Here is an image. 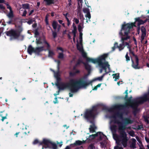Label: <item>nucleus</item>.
Here are the masks:
<instances>
[{"instance_id":"46","label":"nucleus","mask_w":149,"mask_h":149,"mask_svg":"<svg viewBox=\"0 0 149 149\" xmlns=\"http://www.w3.org/2000/svg\"><path fill=\"white\" fill-rule=\"evenodd\" d=\"M19 134H26L27 133H26V132H16L15 134V136L16 137H17V135H18Z\"/></svg>"},{"instance_id":"61","label":"nucleus","mask_w":149,"mask_h":149,"mask_svg":"<svg viewBox=\"0 0 149 149\" xmlns=\"http://www.w3.org/2000/svg\"><path fill=\"white\" fill-rule=\"evenodd\" d=\"M36 43L37 44H41L42 43V42L40 41V39L38 40H37V39H36Z\"/></svg>"},{"instance_id":"26","label":"nucleus","mask_w":149,"mask_h":149,"mask_svg":"<svg viewBox=\"0 0 149 149\" xmlns=\"http://www.w3.org/2000/svg\"><path fill=\"white\" fill-rule=\"evenodd\" d=\"M84 65L85 69L87 70H91V66L88 63H84Z\"/></svg>"},{"instance_id":"39","label":"nucleus","mask_w":149,"mask_h":149,"mask_svg":"<svg viewBox=\"0 0 149 149\" xmlns=\"http://www.w3.org/2000/svg\"><path fill=\"white\" fill-rule=\"evenodd\" d=\"M88 149H96L94 144H91L88 147Z\"/></svg>"},{"instance_id":"23","label":"nucleus","mask_w":149,"mask_h":149,"mask_svg":"<svg viewBox=\"0 0 149 149\" xmlns=\"http://www.w3.org/2000/svg\"><path fill=\"white\" fill-rule=\"evenodd\" d=\"M46 3L45 5L49 6L52 4H54V0H44Z\"/></svg>"},{"instance_id":"8","label":"nucleus","mask_w":149,"mask_h":149,"mask_svg":"<svg viewBox=\"0 0 149 149\" xmlns=\"http://www.w3.org/2000/svg\"><path fill=\"white\" fill-rule=\"evenodd\" d=\"M43 142L45 143V145L46 146L45 147V148H52L53 149H57V146L56 144L49 139H46V140H44Z\"/></svg>"},{"instance_id":"22","label":"nucleus","mask_w":149,"mask_h":149,"mask_svg":"<svg viewBox=\"0 0 149 149\" xmlns=\"http://www.w3.org/2000/svg\"><path fill=\"white\" fill-rule=\"evenodd\" d=\"M93 125L90 126V127L89 128L90 132H91L93 133L95 132V130L97 128L96 127L95 125L94 122L92 123Z\"/></svg>"},{"instance_id":"11","label":"nucleus","mask_w":149,"mask_h":149,"mask_svg":"<svg viewBox=\"0 0 149 149\" xmlns=\"http://www.w3.org/2000/svg\"><path fill=\"white\" fill-rule=\"evenodd\" d=\"M107 68L108 69L109 71H110V65L109 64L107 61L102 62L101 65L100 67L99 72L101 73L102 72L103 70H107Z\"/></svg>"},{"instance_id":"51","label":"nucleus","mask_w":149,"mask_h":149,"mask_svg":"<svg viewBox=\"0 0 149 149\" xmlns=\"http://www.w3.org/2000/svg\"><path fill=\"white\" fill-rule=\"evenodd\" d=\"M34 21H35V20H34L33 19H29L28 21L27 22V23L29 24H32V23H33V22H34Z\"/></svg>"},{"instance_id":"38","label":"nucleus","mask_w":149,"mask_h":149,"mask_svg":"<svg viewBox=\"0 0 149 149\" xmlns=\"http://www.w3.org/2000/svg\"><path fill=\"white\" fill-rule=\"evenodd\" d=\"M84 62H83V61L81 59H79L76 63L75 64L76 66H78V65H80L81 63H82L84 64Z\"/></svg>"},{"instance_id":"45","label":"nucleus","mask_w":149,"mask_h":149,"mask_svg":"<svg viewBox=\"0 0 149 149\" xmlns=\"http://www.w3.org/2000/svg\"><path fill=\"white\" fill-rule=\"evenodd\" d=\"M54 75L56 78L60 77V75L59 73V70H58L57 72L54 73Z\"/></svg>"},{"instance_id":"56","label":"nucleus","mask_w":149,"mask_h":149,"mask_svg":"<svg viewBox=\"0 0 149 149\" xmlns=\"http://www.w3.org/2000/svg\"><path fill=\"white\" fill-rule=\"evenodd\" d=\"M135 145L136 143H132L130 145V147L131 148H136Z\"/></svg>"},{"instance_id":"27","label":"nucleus","mask_w":149,"mask_h":149,"mask_svg":"<svg viewBox=\"0 0 149 149\" xmlns=\"http://www.w3.org/2000/svg\"><path fill=\"white\" fill-rule=\"evenodd\" d=\"M58 24V23L56 22V21L55 20L53 21L52 23V26L53 27V28L55 30L56 29L57 27V25Z\"/></svg>"},{"instance_id":"49","label":"nucleus","mask_w":149,"mask_h":149,"mask_svg":"<svg viewBox=\"0 0 149 149\" xmlns=\"http://www.w3.org/2000/svg\"><path fill=\"white\" fill-rule=\"evenodd\" d=\"M85 17L88 19V20L90 21V19L91 18V15L90 13H88L85 15Z\"/></svg>"},{"instance_id":"2","label":"nucleus","mask_w":149,"mask_h":149,"mask_svg":"<svg viewBox=\"0 0 149 149\" xmlns=\"http://www.w3.org/2000/svg\"><path fill=\"white\" fill-rule=\"evenodd\" d=\"M123 122L120 121L118 120L115 119L113 120L114 123L118 125V130L120 131V134L121 139V143L124 147H126L128 139L127 134L125 130L127 125L131 124L133 123V120L128 118H125L123 119Z\"/></svg>"},{"instance_id":"64","label":"nucleus","mask_w":149,"mask_h":149,"mask_svg":"<svg viewBox=\"0 0 149 149\" xmlns=\"http://www.w3.org/2000/svg\"><path fill=\"white\" fill-rule=\"evenodd\" d=\"M114 149H123L122 147H119L118 146H115Z\"/></svg>"},{"instance_id":"44","label":"nucleus","mask_w":149,"mask_h":149,"mask_svg":"<svg viewBox=\"0 0 149 149\" xmlns=\"http://www.w3.org/2000/svg\"><path fill=\"white\" fill-rule=\"evenodd\" d=\"M78 15H79L80 19H84L83 14L81 13V12L77 13Z\"/></svg>"},{"instance_id":"1","label":"nucleus","mask_w":149,"mask_h":149,"mask_svg":"<svg viewBox=\"0 0 149 149\" xmlns=\"http://www.w3.org/2000/svg\"><path fill=\"white\" fill-rule=\"evenodd\" d=\"M92 82L88 83L81 79L78 80L72 79L70 80L69 83H61L60 84L56 83L55 84L58 87V90L60 91V90H63L66 88H70L71 91L74 93L77 92L80 88H86L88 86L91 84Z\"/></svg>"},{"instance_id":"9","label":"nucleus","mask_w":149,"mask_h":149,"mask_svg":"<svg viewBox=\"0 0 149 149\" xmlns=\"http://www.w3.org/2000/svg\"><path fill=\"white\" fill-rule=\"evenodd\" d=\"M43 43L47 45L46 47L47 48V50L48 51V56L52 58L53 56L55 55V54L52 51L50 50V46L49 44L46 41L45 38V37H43Z\"/></svg>"},{"instance_id":"48","label":"nucleus","mask_w":149,"mask_h":149,"mask_svg":"<svg viewBox=\"0 0 149 149\" xmlns=\"http://www.w3.org/2000/svg\"><path fill=\"white\" fill-rule=\"evenodd\" d=\"M83 11L84 13H90L89 10L87 8H84L83 9Z\"/></svg>"},{"instance_id":"40","label":"nucleus","mask_w":149,"mask_h":149,"mask_svg":"<svg viewBox=\"0 0 149 149\" xmlns=\"http://www.w3.org/2000/svg\"><path fill=\"white\" fill-rule=\"evenodd\" d=\"M124 93H125L126 94V95H125V96L124 97H120V98L121 99H126L127 97H128V90H127L125 91V92Z\"/></svg>"},{"instance_id":"35","label":"nucleus","mask_w":149,"mask_h":149,"mask_svg":"<svg viewBox=\"0 0 149 149\" xmlns=\"http://www.w3.org/2000/svg\"><path fill=\"white\" fill-rule=\"evenodd\" d=\"M77 47L78 50L80 52H82L83 51V48L81 47L79 44L78 41H77Z\"/></svg>"},{"instance_id":"31","label":"nucleus","mask_w":149,"mask_h":149,"mask_svg":"<svg viewBox=\"0 0 149 149\" xmlns=\"http://www.w3.org/2000/svg\"><path fill=\"white\" fill-rule=\"evenodd\" d=\"M117 126L115 125H112L111 126L110 129L112 132H116V130Z\"/></svg>"},{"instance_id":"34","label":"nucleus","mask_w":149,"mask_h":149,"mask_svg":"<svg viewBox=\"0 0 149 149\" xmlns=\"http://www.w3.org/2000/svg\"><path fill=\"white\" fill-rule=\"evenodd\" d=\"M103 78V77L102 75L101 76H100V77H99L96 78L95 79L89 81V82H88V83H89L91 81H92L91 82V83H92L93 81L95 80H98L99 81H102V80ZM86 82H87V81H86ZM90 84L92 85V83H91V84H90L89 85H90Z\"/></svg>"},{"instance_id":"3","label":"nucleus","mask_w":149,"mask_h":149,"mask_svg":"<svg viewBox=\"0 0 149 149\" xmlns=\"http://www.w3.org/2000/svg\"><path fill=\"white\" fill-rule=\"evenodd\" d=\"M147 97L148 93L144 94L142 97L136 98L132 100H131V99L132 98V96H131L129 98L127 97L126 99H124L126 101V102L124 104L116 105L115 107V108L118 109H123L128 108V107H130V105L132 104L133 102L134 101L137 102L138 103H143L147 101Z\"/></svg>"},{"instance_id":"33","label":"nucleus","mask_w":149,"mask_h":149,"mask_svg":"<svg viewBox=\"0 0 149 149\" xmlns=\"http://www.w3.org/2000/svg\"><path fill=\"white\" fill-rule=\"evenodd\" d=\"M129 51H130V54H132V55H133V56L134 57L135 59H136V62L137 61L138 58L137 56L134 54V52L132 51L131 50L130 48L129 49Z\"/></svg>"},{"instance_id":"19","label":"nucleus","mask_w":149,"mask_h":149,"mask_svg":"<svg viewBox=\"0 0 149 149\" xmlns=\"http://www.w3.org/2000/svg\"><path fill=\"white\" fill-rule=\"evenodd\" d=\"M46 139L44 138L43 139L42 141H38L37 139H36L34 140L33 142V145H36L38 144L39 146L40 145H45V143H44V140H46Z\"/></svg>"},{"instance_id":"50","label":"nucleus","mask_w":149,"mask_h":149,"mask_svg":"<svg viewBox=\"0 0 149 149\" xmlns=\"http://www.w3.org/2000/svg\"><path fill=\"white\" fill-rule=\"evenodd\" d=\"M52 36L54 38H55L57 36V34L56 32L55 31H53V30L52 31Z\"/></svg>"},{"instance_id":"5","label":"nucleus","mask_w":149,"mask_h":149,"mask_svg":"<svg viewBox=\"0 0 149 149\" xmlns=\"http://www.w3.org/2000/svg\"><path fill=\"white\" fill-rule=\"evenodd\" d=\"M97 113V107L94 106L91 109H88L86 111L84 114V117L90 123H93V120Z\"/></svg>"},{"instance_id":"10","label":"nucleus","mask_w":149,"mask_h":149,"mask_svg":"<svg viewBox=\"0 0 149 149\" xmlns=\"http://www.w3.org/2000/svg\"><path fill=\"white\" fill-rule=\"evenodd\" d=\"M103 135V133L101 132H98L95 134H92L90 135L88 138L87 139V142H89L95 138L97 136H99V140H102V136Z\"/></svg>"},{"instance_id":"6","label":"nucleus","mask_w":149,"mask_h":149,"mask_svg":"<svg viewBox=\"0 0 149 149\" xmlns=\"http://www.w3.org/2000/svg\"><path fill=\"white\" fill-rule=\"evenodd\" d=\"M22 31V27L19 26L16 31L11 29L10 30L6 31L5 33L7 36L10 37V40H12L18 39Z\"/></svg>"},{"instance_id":"24","label":"nucleus","mask_w":149,"mask_h":149,"mask_svg":"<svg viewBox=\"0 0 149 149\" xmlns=\"http://www.w3.org/2000/svg\"><path fill=\"white\" fill-rule=\"evenodd\" d=\"M82 144V142H81V141H80L79 140H77L76 141L75 143H74L73 144H72L70 145V146H72L73 145H74L75 146H80Z\"/></svg>"},{"instance_id":"12","label":"nucleus","mask_w":149,"mask_h":149,"mask_svg":"<svg viewBox=\"0 0 149 149\" xmlns=\"http://www.w3.org/2000/svg\"><path fill=\"white\" fill-rule=\"evenodd\" d=\"M142 103H138L136 101H133L132 102V104L130 105V107L133 110V113L134 114H136L138 110V107L140 104Z\"/></svg>"},{"instance_id":"16","label":"nucleus","mask_w":149,"mask_h":149,"mask_svg":"<svg viewBox=\"0 0 149 149\" xmlns=\"http://www.w3.org/2000/svg\"><path fill=\"white\" fill-rule=\"evenodd\" d=\"M148 18L146 19L144 21L141 19L139 17L136 18L135 19L136 22H138V25H140L141 24H143L147 21H148L149 22V16H148Z\"/></svg>"},{"instance_id":"60","label":"nucleus","mask_w":149,"mask_h":149,"mask_svg":"<svg viewBox=\"0 0 149 149\" xmlns=\"http://www.w3.org/2000/svg\"><path fill=\"white\" fill-rule=\"evenodd\" d=\"M130 135L132 136H134V131H132L129 133Z\"/></svg>"},{"instance_id":"13","label":"nucleus","mask_w":149,"mask_h":149,"mask_svg":"<svg viewBox=\"0 0 149 149\" xmlns=\"http://www.w3.org/2000/svg\"><path fill=\"white\" fill-rule=\"evenodd\" d=\"M135 59V61L132 58L131 61L132 62V66L135 69H139L142 68L139 65V59L138 58L137 61L136 62V59Z\"/></svg>"},{"instance_id":"25","label":"nucleus","mask_w":149,"mask_h":149,"mask_svg":"<svg viewBox=\"0 0 149 149\" xmlns=\"http://www.w3.org/2000/svg\"><path fill=\"white\" fill-rule=\"evenodd\" d=\"M7 16L10 19H12L14 17L13 11H10L9 13L7 15Z\"/></svg>"},{"instance_id":"55","label":"nucleus","mask_w":149,"mask_h":149,"mask_svg":"<svg viewBox=\"0 0 149 149\" xmlns=\"http://www.w3.org/2000/svg\"><path fill=\"white\" fill-rule=\"evenodd\" d=\"M7 115V114L6 113V116H3V114H0V116H1V117L2 118L1 120L2 121H3L6 118V116Z\"/></svg>"},{"instance_id":"4","label":"nucleus","mask_w":149,"mask_h":149,"mask_svg":"<svg viewBox=\"0 0 149 149\" xmlns=\"http://www.w3.org/2000/svg\"><path fill=\"white\" fill-rule=\"evenodd\" d=\"M135 24V23H131L122 25L121 29L119 32L122 43H125V41L130 39V36L128 34L130 33V29H132L134 26H136Z\"/></svg>"},{"instance_id":"28","label":"nucleus","mask_w":149,"mask_h":149,"mask_svg":"<svg viewBox=\"0 0 149 149\" xmlns=\"http://www.w3.org/2000/svg\"><path fill=\"white\" fill-rule=\"evenodd\" d=\"M82 7V3L80 4L79 3H78V6L77 7V13L81 12Z\"/></svg>"},{"instance_id":"20","label":"nucleus","mask_w":149,"mask_h":149,"mask_svg":"<svg viewBox=\"0 0 149 149\" xmlns=\"http://www.w3.org/2000/svg\"><path fill=\"white\" fill-rule=\"evenodd\" d=\"M35 48H33L31 45H30L27 48V52L30 55H31L33 52L34 53Z\"/></svg>"},{"instance_id":"29","label":"nucleus","mask_w":149,"mask_h":149,"mask_svg":"<svg viewBox=\"0 0 149 149\" xmlns=\"http://www.w3.org/2000/svg\"><path fill=\"white\" fill-rule=\"evenodd\" d=\"M83 24L80 23L79 24L78 26V29L79 32V33H82V28L81 27V25H83Z\"/></svg>"},{"instance_id":"18","label":"nucleus","mask_w":149,"mask_h":149,"mask_svg":"<svg viewBox=\"0 0 149 149\" xmlns=\"http://www.w3.org/2000/svg\"><path fill=\"white\" fill-rule=\"evenodd\" d=\"M141 31L142 33L141 36V41H142L144 40L145 37L146 36V29L143 26H142L141 28Z\"/></svg>"},{"instance_id":"32","label":"nucleus","mask_w":149,"mask_h":149,"mask_svg":"<svg viewBox=\"0 0 149 149\" xmlns=\"http://www.w3.org/2000/svg\"><path fill=\"white\" fill-rule=\"evenodd\" d=\"M114 75L113 78H115L114 80L115 81H117V79H118L119 77V73H118L116 74H113L112 76Z\"/></svg>"},{"instance_id":"30","label":"nucleus","mask_w":149,"mask_h":149,"mask_svg":"<svg viewBox=\"0 0 149 149\" xmlns=\"http://www.w3.org/2000/svg\"><path fill=\"white\" fill-rule=\"evenodd\" d=\"M72 26L73 29L72 30V33H77V26L74 23H73Z\"/></svg>"},{"instance_id":"42","label":"nucleus","mask_w":149,"mask_h":149,"mask_svg":"<svg viewBox=\"0 0 149 149\" xmlns=\"http://www.w3.org/2000/svg\"><path fill=\"white\" fill-rule=\"evenodd\" d=\"M58 58L59 59H63L64 58V54L63 53H59Z\"/></svg>"},{"instance_id":"63","label":"nucleus","mask_w":149,"mask_h":149,"mask_svg":"<svg viewBox=\"0 0 149 149\" xmlns=\"http://www.w3.org/2000/svg\"><path fill=\"white\" fill-rule=\"evenodd\" d=\"M82 56L84 58H88L87 57V54H86L84 52H83L82 53Z\"/></svg>"},{"instance_id":"17","label":"nucleus","mask_w":149,"mask_h":149,"mask_svg":"<svg viewBox=\"0 0 149 149\" xmlns=\"http://www.w3.org/2000/svg\"><path fill=\"white\" fill-rule=\"evenodd\" d=\"M43 51H45L44 49V46L36 47L35 48L34 53L38 55L40 52Z\"/></svg>"},{"instance_id":"52","label":"nucleus","mask_w":149,"mask_h":149,"mask_svg":"<svg viewBox=\"0 0 149 149\" xmlns=\"http://www.w3.org/2000/svg\"><path fill=\"white\" fill-rule=\"evenodd\" d=\"M69 76L70 77H73L76 75L74 72H70L69 73Z\"/></svg>"},{"instance_id":"53","label":"nucleus","mask_w":149,"mask_h":149,"mask_svg":"<svg viewBox=\"0 0 149 149\" xmlns=\"http://www.w3.org/2000/svg\"><path fill=\"white\" fill-rule=\"evenodd\" d=\"M108 107L107 106L104 105L102 107V109L103 110H104L106 111H107L108 109Z\"/></svg>"},{"instance_id":"41","label":"nucleus","mask_w":149,"mask_h":149,"mask_svg":"<svg viewBox=\"0 0 149 149\" xmlns=\"http://www.w3.org/2000/svg\"><path fill=\"white\" fill-rule=\"evenodd\" d=\"M116 105L114 106L113 108H108V109L107 111L109 112H112L113 111V110L114 109H117V110H120V109H118L115 108V107Z\"/></svg>"},{"instance_id":"15","label":"nucleus","mask_w":149,"mask_h":149,"mask_svg":"<svg viewBox=\"0 0 149 149\" xmlns=\"http://www.w3.org/2000/svg\"><path fill=\"white\" fill-rule=\"evenodd\" d=\"M118 117L122 119L123 120L124 118L123 117V113L122 112L119 111H118L112 116V117L114 118L112 120V122L114 123L113 120L115 119H116V117Z\"/></svg>"},{"instance_id":"43","label":"nucleus","mask_w":149,"mask_h":149,"mask_svg":"<svg viewBox=\"0 0 149 149\" xmlns=\"http://www.w3.org/2000/svg\"><path fill=\"white\" fill-rule=\"evenodd\" d=\"M82 35H83L82 33H79V39L80 43V44H81V45H82Z\"/></svg>"},{"instance_id":"37","label":"nucleus","mask_w":149,"mask_h":149,"mask_svg":"<svg viewBox=\"0 0 149 149\" xmlns=\"http://www.w3.org/2000/svg\"><path fill=\"white\" fill-rule=\"evenodd\" d=\"M22 6L24 9H28L29 8V5L28 3L22 4Z\"/></svg>"},{"instance_id":"54","label":"nucleus","mask_w":149,"mask_h":149,"mask_svg":"<svg viewBox=\"0 0 149 149\" xmlns=\"http://www.w3.org/2000/svg\"><path fill=\"white\" fill-rule=\"evenodd\" d=\"M73 21L76 24H78L79 22V20L75 17L74 18Z\"/></svg>"},{"instance_id":"21","label":"nucleus","mask_w":149,"mask_h":149,"mask_svg":"<svg viewBox=\"0 0 149 149\" xmlns=\"http://www.w3.org/2000/svg\"><path fill=\"white\" fill-rule=\"evenodd\" d=\"M48 16L47 15L45 17V22L46 23V25L47 27V29L48 30H51L52 31L53 30L51 27L50 26L49 24V22L48 21Z\"/></svg>"},{"instance_id":"14","label":"nucleus","mask_w":149,"mask_h":149,"mask_svg":"<svg viewBox=\"0 0 149 149\" xmlns=\"http://www.w3.org/2000/svg\"><path fill=\"white\" fill-rule=\"evenodd\" d=\"M102 139L101 141H103L100 142V146L101 148H103L104 147L105 144L107 143L106 141L108 139L107 136L103 134L102 136Z\"/></svg>"},{"instance_id":"62","label":"nucleus","mask_w":149,"mask_h":149,"mask_svg":"<svg viewBox=\"0 0 149 149\" xmlns=\"http://www.w3.org/2000/svg\"><path fill=\"white\" fill-rule=\"evenodd\" d=\"M0 8L1 9L4 10L6 9V8L2 4H0Z\"/></svg>"},{"instance_id":"47","label":"nucleus","mask_w":149,"mask_h":149,"mask_svg":"<svg viewBox=\"0 0 149 149\" xmlns=\"http://www.w3.org/2000/svg\"><path fill=\"white\" fill-rule=\"evenodd\" d=\"M126 58V60L127 62H128L130 60V57L128 56V53L127 52L125 56Z\"/></svg>"},{"instance_id":"7","label":"nucleus","mask_w":149,"mask_h":149,"mask_svg":"<svg viewBox=\"0 0 149 149\" xmlns=\"http://www.w3.org/2000/svg\"><path fill=\"white\" fill-rule=\"evenodd\" d=\"M108 54H104L98 58L95 59L90 58H87L86 61L88 62H91L94 63H97L100 68L102 62H104L106 61V59L108 57Z\"/></svg>"},{"instance_id":"59","label":"nucleus","mask_w":149,"mask_h":149,"mask_svg":"<svg viewBox=\"0 0 149 149\" xmlns=\"http://www.w3.org/2000/svg\"><path fill=\"white\" fill-rule=\"evenodd\" d=\"M104 70L105 72L104 73V74H103L102 75V76L103 77H104V76L105 75L107 74H108L109 72H110V71H109L108 72H107V70Z\"/></svg>"},{"instance_id":"57","label":"nucleus","mask_w":149,"mask_h":149,"mask_svg":"<svg viewBox=\"0 0 149 149\" xmlns=\"http://www.w3.org/2000/svg\"><path fill=\"white\" fill-rule=\"evenodd\" d=\"M56 62L57 63V69L58 70H59V66H60V64L61 63V62L59 60H57L56 61Z\"/></svg>"},{"instance_id":"36","label":"nucleus","mask_w":149,"mask_h":149,"mask_svg":"<svg viewBox=\"0 0 149 149\" xmlns=\"http://www.w3.org/2000/svg\"><path fill=\"white\" fill-rule=\"evenodd\" d=\"M125 45V43L120 44L119 46H117V48H118L120 51L124 49V47L123 46Z\"/></svg>"},{"instance_id":"58","label":"nucleus","mask_w":149,"mask_h":149,"mask_svg":"<svg viewBox=\"0 0 149 149\" xmlns=\"http://www.w3.org/2000/svg\"><path fill=\"white\" fill-rule=\"evenodd\" d=\"M7 6V9H9L10 11L12 10L11 7L8 3L6 4Z\"/></svg>"}]
</instances>
